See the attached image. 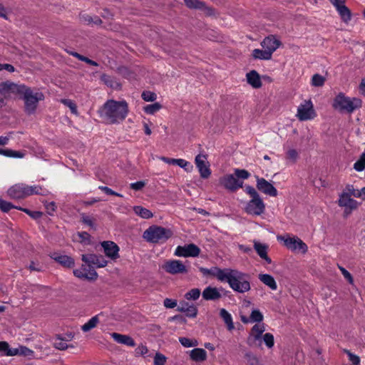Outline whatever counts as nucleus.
I'll return each mask as SVG.
<instances>
[{"instance_id": "obj_1", "label": "nucleus", "mask_w": 365, "mask_h": 365, "mask_svg": "<svg viewBox=\"0 0 365 365\" xmlns=\"http://www.w3.org/2000/svg\"><path fill=\"white\" fill-rule=\"evenodd\" d=\"M204 276H212L221 282H227L235 292L245 293L250 290V276L236 269L212 267L210 269L200 267Z\"/></svg>"}, {"instance_id": "obj_2", "label": "nucleus", "mask_w": 365, "mask_h": 365, "mask_svg": "<svg viewBox=\"0 0 365 365\" xmlns=\"http://www.w3.org/2000/svg\"><path fill=\"white\" fill-rule=\"evenodd\" d=\"M99 116L108 124L120 123L128 113L125 101L108 100L98 110Z\"/></svg>"}, {"instance_id": "obj_3", "label": "nucleus", "mask_w": 365, "mask_h": 365, "mask_svg": "<svg viewBox=\"0 0 365 365\" xmlns=\"http://www.w3.org/2000/svg\"><path fill=\"white\" fill-rule=\"evenodd\" d=\"M250 173L244 169H235V174L225 175L220 178V183L226 190L235 192L243 186V180L249 178Z\"/></svg>"}, {"instance_id": "obj_4", "label": "nucleus", "mask_w": 365, "mask_h": 365, "mask_svg": "<svg viewBox=\"0 0 365 365\" xmlns=\"http://www.w3.org/2000/svg\"><path fill=\"white\" fill-rule=\"evenodd\" d=\"M19 97L24 102V111L28 115L34 114L39 101L44 99L43 93L34 91L31 88L26 86H24Z\"/></svg>"}, {"instance_id": "obj_5", "label": "nucleus", "mask_w": 365, "mask_h": 365, "mask_svg": "<svg viewBox=\"0 0 365 365\" xmlns=\"http://www.w3.org/2000/svg\"><path fill=\"white\" fill-rule=\"evenodd\" d=\"M362 106V101L358 98L347 97L339 93L334 99L332 107L341 113H352Z\"/></svg>"}, {"instance_id": "obj_6", "label": "nucleus", "mask_w": 365, "mask_h": 365, "mask_svg": "<svg viewBox=\"0 0 365 365\" xmlns=\"http://www.w3.org/2000/svg\"><path fill=\"white\" fill-rule=\"evenodd\" d=\"M173 235L170 229L158 225L149 227L143 235V238L151 243H164Z\"/></svg>"}, {"instance_id": "obj_7", "label": "nucleus", "mask_w": 365, "mask_h": 365, "mask_svg": "<svg viewBox=\"0 0 365 365\" xmlns=\"http://www.w3.org/2000/svg\"><path fill=\"white\" fill-rule=\"evenodd\" d=\"M278 241L283 242L284 246L292 251H301L305 253L308 250L307 245L297 237H289L279 235L277 237Z\"/></svg>"}, {"instance_id": "obj_8", "label": "nucleus", "mask_w": 365, "mask_h": 365, "mask_svg": "<svg viewBox=\"0 0 365 365\" xmlns=\"http://www.w3.org/2000/svg\"><path fill=\"white\" fill-rule=\"evenodd\" d=\"M296 116L302 121L313 119L316 116L311 100H305L298 106Z\"/></svg>"}, {"instance_id": "obj_9", "label": "nucleus", "mask_w": 365, "mask_h": 365, "mask_svg": "<svg viewBox=\"0 0 365 365\" xmlns=\"http://www.w3.org/2000/svg\"><path fill=\"white\" fill-rule=\"evenodd\" d=\"M245 211L250 215L259 216L265 211V204L261 197L252 198L247 202Z\"/></svg>"}, {"instance_id": "obj_10", "label": "nucleus", "mask_w": 365, "mask_h": 365, "mask_svg": "<svg viewBox=\"0 0 365 365\" xmlns=\"http://www.w3.org/2000/svg\"><path fill=\"white\" fill-rule=\"evenodd\" d=\"M24 85H19L10 81L0 83V94L5 98H12L14 96L19 95L24 89Z\"/></svg>"}, {"instance_id": "obj_11", "label": "nucleus", "mask_w": 365, "mask_h": 365, "mask_svg": "<svg viewBox=\"0 0 365 365\" xmlns=\"http://www.w3.org/2000/svg\"><path fill=\"white\" fill-rule=\"evenodd\" d=\"M163 269L170 274H186L188 272L186 265L179 259L167 260L163 264Z\"/></svg>"}, {"instance_id": "obj_12", "label": "nucleus", "mask_w": 365, "mask_h": 365, "mask_svg": "<svg viewBox=\"0 0 365 365\" xmlns=\"http://www.w3.org/2000/svg\"><path fill=\"white\" fill-rule=\"evenodd\" d=\"M200 253V249L195 244L190 243L183 246H178L174 252V255L181 257H196Z\"/></svg>"}, {"instance_id": "obj_13", "label": "nucleus", "mask_w": 365, "mask_h": 365, "mask_svg": "<svg viewBox=\"0 0 365 365\" xmlns=\"http://www.w3.org/2000/svg\"><path fill=\"white\" fill-rule=\"evenodd\" d=\"M81 259L87 267L94 269L95 267H104L108 264V261L102 255L95 254L82 255Z\"/></svg>"}, {"instance_id": "obj_14", "label": "nucleus", "mask_w": 365, "mask_h": 365, "mask_svg": "<svg viewBox=\"0 0 365 365\" xmlns=\"http://www.w3.org/2000/svg\"><path fill=\"white\" fill-rule=\"evenodd\" d=\"M346 195V193H340L339 195L338 205L341 207H344V213L349 215L351 210L358 208L359 203L354 199Z\"/></svg>"}, {"instance_id": "obj_15", "label": "nucleus", "mask_w": 365, "mask_h": 365, "mask_svg": "<svg viewBox=\"0 0 365 365\" xmlns=\"http://www.w3.org/2000/svg\"><path fill=\"white\" fill-rule=\"evenodd\" d=\"M256 182L257 189L261 192L271 197L277 195V190L264 178L256 176Z\"/></svg>"}, {"instance_id": "obj_16", "label": "nucleus", "mask_w": 365, "mask_h": 365, "mask_svg": "<svg viewBox=\"0 0 365 365\" xmlns=\"http://www.w3.org/2000/svg\"><path fill=\"white\" fill-rule=\"evenodd\" d=\"M206 160V155L202 154L197 155L195 159V163L199 170L200 177L204 179L208 178L211 175V170Z\"/></svg>"}, {"instance_id": "obj_17", "label": "nucleus", "mask_w": 365, "mask_h": 365, "mask_svg": "<svg viewBox=\"0 0 365 365\" xmlns=\"http://www.w3.org/2000/svg\"><path fill=\"white\" fill-rule=\"evenodd\" d=\"M86 264H83L81 268L73 269V274L79 279H85L89 280H94L97 278L98 274L96 270Z\"/></svg>"}, {"instance_id": "obj_18", "label": "nucleus", "mask_w": 365, "mask_h": 365, "mask_svg": "<svg viewBox=\"0 0 365 365\" xmlns=\"http://www.w3.org/2000/svg\"><path fill=\"white\" fill-rule=\"evenodd\" d=\"M105 255L112 259H116L119 257V247L112 241H103L101 243Z\"/></svg>"}, {"instance_id": "obj_19", "label": "nucleus", "mask_w": 365, "mask_h": 365, "mask_svg": "<svg viewBox=\"0 0 365 365\" xmlns=\"http://www.w3.org/2000/svg\"><path fill=\"white\" fill-rule=\"evenodd\" d=\"M8 195L13 199H21L27 197L26 185L19 183L11 186L7 191Z\"/></svg>"}, {"instance_id": "obj_20", "label": "nucleus", "mask_w": 365, "mask_h": 365, "mask_svg": "<svg viewBox=\"0 0 365 365\" xmlns=\"http://www.w3.org/2000/svg\"><path fill=\"white\" fill-rule=\"evenodd\" d=\"M202 298L207 301H216L222 297L220 289L211 286L207 287L202 293Z\"/></svg>"}, {"instance_id": "obj_21", "label": "nucleus", "mask_w": 365, "mask_h": 365, "mask_svg": "<svg viewBox=\"0 0 365 365\" xmlns=\"http://www.w3.org/2000/svg\"><path fill=\"white\" fill-rule=\"evenodd\" d=\"M185 5L191 9H200L202 11H205V13L210 16L213 14V10L212 8L208 7L205 5L204 1L200 0H184Z\"/></svg>"}, {"instance_id": "obj_22", "label": "nucleus", "mask_w": 365, "mask_h": 365, "mask_svg": "<svg viewBox=\"0 0 365 365\" xmlns=\"http://www.w3.org/2000/svg\"><path fill=\"white\" fill-rule=\"evenodd\" d=\"M280 41L275 38L274 36H269L266 37L261 45L264 49L269 51V53L272 55V53L279 47Z\"/></svg>"}, {"instance_id": "obj_23", "label": "nucleus", "mask_w": 365, "mask_h": 365, "mask_svg": "<svg viewBox=\"0 0 365 365\" xmlns=\"http://www.w3.org/2000/svg\"><path fill=\"white\" fill-rule=\"evenodd\" d=\"M265 331L263 324H257L254 325L251 329L250 335L247 339V344L251 346L253 341H257L262 339V334Z\"/></svg>"}, {"instance_id": "obj_24", "label": "nucleus", "mask_w": 365, "mask_h": 365, "mask_svg": "<svg viewBox=\"0 0 365 365\" xmlns=\"http://www.w3.org/2000/svg\"><path fill=\"white\" fill-rule=\"evenodd\" d=\"M51 257L54 259L56 262L59 263L64 267L71 268L74 267V259L68 255H63L58 253H53Z\"/></svg>"}, {"instance_id": "obj_25", "label": "nucleus", "mask_w": 365, "mask_h": 365, "mask_svg": "<svg viewBox=\"0 0 365 365\" xmlns=\"http://www.w3.org/2000/svg\"><path fill=\"white\" fill-rule=\"evenodd\" d=\"M110 336L112 339L118 344H124L130 347H134L135 346V341L128 335L113 332Z\"/></svg>"}, {"instance_id": "obj_26", "label": "nucleus", "mask_w": 365, "mask_h": 365, "mask_svg": "<svg viewBox=\"0 0 365 365\" xmlns=\"http://www.w3.org/2000/svg\"><path fill=\"white\" fill-rule=\"evenodd\" d=\"M190 358L196 363L205 361L207 358V352L202 348H195L189 352Z\"/></svg>"}, {"instance_id": "obj_27", "label": "nucleus", "mask_w": 365, "mask_h": 365, "mask_svg": "<svg viewBox=\"0 0 365 365\" xmlns=\"http://www.w3.org/2000/svg\"><path fill=\"white\" fill-rule=\"evenodd\" d=\"M254 249L257 255L268 264L272 262L271 259L267 255L268 246L266 244L261 243L258 241H254Z\"/></svg>"}, {"instance_id": "obj_28", "label": "nucleus", "mask_w": 365, "mask_h": 365, "mask_svg": "<svg viewBox=\"0 0 365 365\" xmlns=\"http://www.w3.org/2000/svg\"><path fill=\"white\" fill-rule=\"evenodd\" d=\"M101 81L106 85L108 87L114 89V90H120L121 88V84L117 80L116 78L107 75L102 74L101 76Z\"/></svg>"}, {"instance_id": "obj_29", "label": "nucleus", "mask_w": 365, "mask_h": 365, "mask_svg": "<svg viewBox=\"0 0 365 365\" xmlns=\"http://www.w3.org/2000/svg\"><path fill=\"white\" fill-rule=\"evenodd\" d=\"M341 19L345 23H348L351 19V13L350 9L344 4H340L334 6Z\"/></svg>"}, {"instance_id": "obj_30", "label": "nucleus", "mask_w": 365, "mask_h": 365, "mask_svg": "<svg viewBox=\"0 0 365 365\" xmlns=\"http://www.w3.org/2000/svg\"><path fill=\"white\" fill-rule=\"evenodd\" d=\"M247 83L254 88H259L262 86V82L258 73L252 70L246 75Z\"/></svg>"}, {"instance_id": "obj_31", "label": "nucleus", "mask_w": 365, "mask_h": 365, "mask_svg": "<svg viewBox=\"0 0 365 365\" xmlns=\"http://www.w3.org/2000/svg\"><path fill=\"white\" fill-rule=\"evenodd\" d=\"M258 279L272 290H276L277 289V282L272 275L269 274H259Z\"/></svg>"}, {"instance_id": "obj_32", "label": "nucleus", "mask_w": 365, "mask_h": 365, "mask_svg": "<svg viewBox=\"0 0 365 365\" xmlns=\"http://www.w3.org/2000/svg\"><path fill=\"white\" fill-rule=\"evenodd\" d=\"M48 190L43 188L40 185H31L29 186L26 185V195L29 196L31 195H47L48 194Z\"/></svg>"}, {"instance_id": "obj_33", "label": "nucleus", "mask_w": 365, "mask_h": 365, "mask_svg": "<svg viewBox=\"0 0 365 365\" xmlns=\"http://www.w3.org/2000/svg\"><path fill=\"white\" fill-rule=\"evenodd\" d=\"M220 316L226 324L228 330L232 331L234 329L235 326L232 315L225 309L222 308L220 310Z\"/></svg>"}, {"instance_id": "obj_34", "label": "nucleus", "mask_w": 365, "mask_h": 365, "mask_svg": "<svg viewBox=\"0 0 365 365\" xmlns=\"http://www.w3.org/2000/svg\"><path fill=\"white\" fill-rule=\"evenodd\" d=\"M0 351L8 356H16L19 354V349H11L6 341H0Z\"/></svg>"}, {"instance_id": "obj_35", "label": "nucleus", "mask_w": 365, "mask_h": 365, "mask_svg": "<svg viewBox=\"0 0 365 365\" xmlns=\"http://www.w3.org/2000/svg\"><path fill=\"white\" fill-rule=\"evenodd\" d=\"M133 211L137 215L143 219H150L153 216L150 210L141 206H134Z\"/></svg>"}, {"instance_id": "obj_36", "label": "nucleus", "mask_w": 365, "mask_h": 365, "mask_svg": "<svg viewBox=\"0 0 365 365\" xmlns=\"http://www.w3.org/2000/svg\"><path fill=\"white\" fill-rule=\"evenodd\" d=\"M252 56L256 59L269 60L272 58V55L266 49L255 48L252 51Z\"/></svg>"}, {"instance_id": "obj_37", "label": "nucleus", "mask_w": 365, "mask_h": 365, "mask_svg": "<svg viewBox=\"0 0 365 365\" xmlns=\"http://www.w3.org/2000/svg\"><path fill=\"white\" fill-rule=\"evenodd\" d=\"M99 322L98 315H96L91 318L86 323H85L82 327L81 329L84 332L89 331L92 329L95 328L98 323Z\"/></svg>"}, {"instance_id": "obj_38", "label": "nucleus", "mask_w": 365, "mask_h": 365, "mask_svg": "<svg viewBox=\"0 0 365 365\" xmlns=\"http://www.w3.org/2000/svg\"><path fill=\"white\" fill-rule=\"evenodd\" d=\"M263 314L260 312L258 309H253L251 312V314L250 316L249 320H245V319H242V322L247 323V322H261L263 320Z\"/></svg>"}, {"instance_id": "obj_39", "label": "nucleus", "mask_w": 365, "mask_h": 365, "mask_svg": "<svg viewBox=\"0 0 365 365\" xmlns=\"http://www.w3.org/2000/svg\"><path fill=\"white\" fill-rule=\"evenodd\" d=\"M179 342L182 346L186 348L196 347L198 345V341L197 339L187 337H180Z\"/></svg>"}, {"instance_id": "obj_40", "label": "nucleus", "mask_w": 365, "mask_h": 365, "mask_svg": "<svg viewBox=\"0 0 365 365\" xmlns=\"http://www.w3.org/2000/svg\"><path fill=\"white\" fill-rule=\"evenodd\" d=\"M341 193H346V195L349 196H354L355 197H361V190H356L353 185L348 184L346 185L345 189L343 190Z\"/></svg>"}, {"instance_id": "obj_41", "label": "nucleus", "mask_w": 365, "mask_h": 365, "mask_svg": "<svg viewBox=\"0 0 365 365\" xmlns=\"http://www.w3.org/2000/svg\"><path fill=\"white\" fill-rule=\"evenodd\" d=\"M325 78L320 74L316 73L312 78V86L315 87H321L324 84Z\"/></svg>"}, {"instance_id": "obj_42", "label": "nucleus", "mask_w": 365, "mask_h": 365, "mask_svg": "<svg viewBox=\"0 0 365 365\" xmlns=\"http://www.w3.org/2000/svg\"><path fill=\"white\" fill-rule=\"evenodd\" d=\"M354 168L358 172H361L365 169V152L361 155L360 158L354 164Z\"/></svg>"}, {"instance_id": "obj_43", "label": "nucleus", "mask_w": 365, "mask_h": 365, "mask_svg": "<svg viewBox=\"0 0 365 365\" xmlns=\"http://www.w3.org/2000/svg\"><path fill=\"white\" fill-rule=\"evenodd\" d=\"M176 165L183 168L187 173L191 172L193 169L192 165L184 159H177Z\"/></svg>"}, {"instance_id": "obj_44", "label": "nucleus", "mask_w": 365, "mask_h": 365, "mask_svg": "<svg viewBox=\"0 0 365 365\" xmlns=\"http://www.w3.org/2000/svg\"><path fill=\"white\" fill-rule=\"evenodd\" d=\"M161 107L162 106L159 103H155L153 104L146 106L144 108V111L148 114H154L155 113L160 110Z\"/></svg>"}, {"instance_id": "obj_45", "label": "nucleus", "mask_w": 365, "mask_h": 365, "mask_svg": "<svg viewBox=\"0 0 365 365\" xmlns=\"http://www.w3.org/2000/svg\"><path fill=\"white\" fill-rule=\"evenodd\" d=\"M262 339L265 344V345L269 348L271 349L274 346V336L271 333H266L263 335Z\"/></svg>"}, {"instance_id": "obj_46", "label": "nucleus", "mask_w": 365, "mask_h": 365, "mask_svg": "<svg viewBox=\"0 0 365 365\" xmlns=\"http://www.w3.org/2000/svg\"><path fill=\"white\" fill-rule=\"evenodd\" d=\"M200 290L197 288L192 289L185 294V298L188 300H196L200 297Z\"/></svg>"}, {"instance_id": "obj_47", "label": "nucleus", "mask_w": 365, "mask_h": 365, "mask_svg": "<svg viewBox=\"0 0 365 365\" xmlns=\"http://www.w3.org/2000/svg\"><path fill=\"white\" fill-rule=\"evenodd\" d=\"M17 207L13 205L11 202L0 199V210L4 212H9L11 209Z\"/></svg>"}, {"instance_id": "obj_48", "label": "nucleus", "mask_w": 365, "mask_h": 365, "mask_svg": "<svg viewBox=\"0 0 365 365\" xmlns=\"http://www.w3.org/2000/svg\"><path fill=\"white\" fill-rule=\"evenodd\" d=\"M44 206L46 210L47 213L49 215H53V213L56 212L57 206L54 202H44Z\"/></svg>"}, {"instance_id": "obj_49", "label": "nucleus", "mask_w": 365, "mask_h": 365, "mask_svg": "<svg viewBox=\"0 0 365 365\" xmlns=\"http://www.w3.org/2000/svg\"><path fill=\"white\" fill-rule=\"evenodd\" d=\"M156 98V94L151 91H143L142 93V98L147 102H153Z\"/></svg>"}, {"instance_id": "obj_50", "label": "nucleus", "mask_w": 365, "mask_h": 365, "mask_svg": "<svg viewBox=\"0 0 365 365\" xmlns=\"http://www.w3.org/2000/svg\"><path fill=\"white\" fill-rule=\"evenodd\" d=\"M58 341L54 343V346L59 350H65L69 347H73L72 345H68L63 339L58 337Z\"/></svg>"}, {"instance_id": "obj_51", "label": "nucleus", "mask_w": 365, "mask_h": 365, "mask_svg": "<svg viewBox=\"0 0 365 365\" xmlns=\"http://www.w3.org/2000/svg\"><path fill=\"white\" fill-rule=\"evenodd\" d=\"M80 242L85 245H89L91 243V235L86 232H81L78 233Z\"/></svg>"}, {"instance_id": "obj_52", "label": "nucleus", "mask_w": 365, "mask_h": 365, "mask_svg": "<svg viewBox=\"0 0 365 365\" xmlns=\"http://www.w3.org/2000/svg\"><path fill=\"white\" fill-rule=\"evenodd\" d=\"M299 157L298 152L295 149H289L287 152V158L294 163Z\"/></svg>"}, {"instance_id": "obj_53", "label": "nucleus", "mask_w": 365, "mask_h": 365, "mask_svg": "<svg viewBox=\"0 0 365 365\" xmlns=\"http://www.w3.org/2000/svg\"><path fill=\"white\" fill-rule=\"evenodd\" d=\"M185 313L187 317L190 318H195L197 314V309L194 305H190L188 308H186Z\"/></svg>"}, {"instance_id": "obj_54", "label": "nucleus", "mask_w": 365, "mask_h": 365, "mask_svg": "<svg viewBox=\"0 0 365 365\" xmlns=\"http://www.w3.org/2000/svg\"><path fill=\"white\" fill-rule=\"evenodd\" d=\"M61 102L68 107L73 113H77V108L75 103L70 99H62Z\"/></svg>"}, {"instance_id": "obj_55", "label": "nucleus", "mask_w": 365, "mask_h": 365, "mask_svg": "<svg viewBox=\"0 0 365 365\" xmlns=\"http://www.w3.org/2000/svg\"><path fill=\"white\" fill-rule=\"evenodd\" d=\"M166 357L160 354L157 353L154 357V365H165Z\"/></svg>"}, {"instance_id": "obj_56", "label": "nucleus", "mask_w": 365, "mask_h": 365, "mask_svg": "<svg viewBox=\"0 0 365 365\" xmlns=\"http://www.w3.org/2000/svg\"><path fill=\"white\" fill-rule=\"evenodd\" d=\"M81 219L82 222H83L84 224H86L91 227H94L93 220L91 217L87 215L85 213H81Z\"/></svg>"}, {"instance_id": "obj_57", "label": "nucleus", "mask_w": 365, "mask_h": 365, "mask_svg": "<svg viewBox=\"0 0 365 365\" xmlns=\"http://www.w3.org/2000/svg\"><path fill=\"white\" fill-rule=\"evenodd\" d=\"M344 351L347 354L349 360L353 365H359L360 364V358L358 356L352 354L349 350H345Z\"/></svg>"}, {"instance_id": "obj_58", "label": "nucleus", "mask_w": 365, "mask_h": 365, "mask_svg": "<svg viewBox=\"0 0 365 365\" xmlns=\"http://www.w3.org/2000/svg\"><path fill=\"white\" fill-rule=\"evenodd\" d=\"M339 267V270L341 271L342 275L344 276V277L350 283V284H353L354 282V279H353V277L351 276V274H350L349 272H348L344 267H341V266H339L338 265Z\"/></svg>"}, {"instance_id": "obj_59", "label": "nucleus", "mask_w": 365, "mask_h": 365, "mask_svg": "<svg viewBox=\"0 0 365 365\" xmlns=\"http://www.w3.org/2000/svg\"><path fill=\"white\" fill-rule=\"evenodd\" d=\"M245 190L246 193L250 195V196L251 197V199L255 198L257 197H260L259 194L257 192V190L251 185H247L245 187Z\"/></svg>"}, {"instance_id": "obj_60", "label": "nucleus", "mask_w": 365, "mask_h": 365, "mask_svg": "<svg viewBox=\"0 0 365 365\" xmlns=\"http://www.w3.org/2000/svg\"><path fill=\"white\" fill-rule=\"evenodd\" d=\"M98 188L102 190L103 192H104L107 195H115V196H118V197H123V195L120 194V193H118L115 191H113V190H111L110 188H109L108 187H106V186H99Z\"/></svg>"}, {"instance_id": "obj_61", "label": "nucleus", "mask_w": 365, "mask_h": 365, "mask_svg": "<svg viewBox=\"0 0 365 365\" xmlns=\"http://www.w3.org/2000/svg\"><path fill=\"white\" fill-rule=\"evenodd\" d=\"M163 305L166 308L173 309V308H174L175 307H178L177 300L173 299L166 298V299H164Z\"/></svg>"}, {"instance_id": "obj_62", "label": "nucleus", "mask_w": 365, "mask_h": 365, "mask_svg": "<svg viewBox=\"0 0 365 365\" xmlns=\"http://www.w3.org/2000/svg\"><path fill=\"white\" fill-rule=\"evenodd\" d=\"M145 183L143 181H138L135 182H133L130 185L131 189L134 190H140L144 187Z\"/></svg>"}, {"instance_id": "obj_63", "label": "nucleus", "mask_w": 365, "mask_h": 365, "mask_svg": "<svg viewBox=\"0 0 365 365\" xmlns=\"http://www.w3.org/2000/svg\"><path fill=\"white\" fill-rule=\"evenodd\" d=\"M19 349V354L29 356L33 353V351L26 346H21Z\"/></svg>"}, {"instance_id": "obj_64", "label": "nucleus", "mask_w": 365, "mask_h": 365, "mask_svg": "<svg viewBox=\"0 0 365 365\" xmlns=\"http://www.w3.org/2000/svg\"><path fill=\"white\" fill-rule=\"evenodd\" d=\"M190 305V304H189L187 302H181L177 307V311L180 312H185V311L186 310V308H188V307Z\"/></svg>"}]
</instances>
